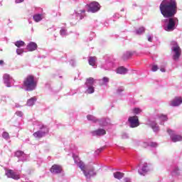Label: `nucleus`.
Returning <instances> with one entry per match:
<instances>
[{"mask_svg":"<svg viewBox=\"0 0 182 182\" xmlns=\"http://www.w3.org/2000/svg\"><path fill=\"white\" fill-rule=\"evenodd\" d=\"M151 70L152 72H157V70H159V67L157 65H153Z\"/></svg>","mask_w":182,"mask_h":182,"instance_id":"473e14b6","label":"nucleus"},{"mask_svg":"<svg viewBox=\"0 0 182 182\" xmlns=\"http://www.w3.org/2000/svg\"><path fill=\"white\" fill-rule=\"evenodd\" d=\"M3 79L7 87H11V83L9 82V81L11 80V76L9 75V74H4L3 76Z\"/></svg>","mask_w":182,"mask_h":182,"instance_id":"2eb2a0df","label":"nucleus"},{"mask_svg":"<svg viewBox=\"0 0 182 182\" xmlns=\"http://www.w3.org/2000/svg\"><path fill=\"white\" fill-rule=\"evenodd\" d=\"M102 80H103V82H104L105 83L109 82V78L107 77H104L103 79H102Z\"/></svg>","mask_w":182,"mask_h":182,"instance_id":"4c0bfd02","label":"nucleus"},{"mask_svg":"<svg viewBox=\"0 0 182 182\" xmlns=\"http://www.w3.org/2000/svg\"><path fill=\"white\" fill-rule=\"evenodd\" d=\"M144 32H146V28L143 26L139 27L137 30H136V33L137 35H141V33H144Z\"/></svg>","mask_w":182,"mask_h":182,"instance_id":"b1692460","label":"nucleus"},{"mask_svg":"<svg viewBox=\"0 0 182 182\" xmlns=\"http://www.w3.org/2000/svg\"><path fill=\"white\" fill-rule=\"evenodd\" d=\"M128 122L130 124V127H132V129H134V127H139V126H140L139 117L137 116L129 117L128 119Z\"/></svg>","mask_w":182,"mask_h":182,"instance_id":"39448f33","label":"nucleus"},{"mask_svg":"<svg viewBox=\"0 0 182 182\" xmlns=\"http://www.w3.org/2000/svg\"><path fill=\"white\" fill-rule=\"evenodd\" d=\"M147 171H149V166L147 165V164H144V166H143L141 170L139 171V173L141 176H145L146 173H147Z\"/></svg>","mask_w":182,"mask_h":182,"instance_id":"dca6fc26","label":"nucleus"},{"mask_svg":"<svg viewBox=\"0 0 182 182\" xmlns=\"http://www.w3.org/2000/svg\"><path fill=\"white\" fill-rule=\"evenodd\" d=\"M160 117H161V120L167 121V116H166V115H161Z\"/></svg>","mask_w":182,"mask_h":182,"instance_id":"e433bc0d","label":"nucleus"},{"mask_svg":"<svg viewBox=\"0 0 182 182\" xmlns=\"http://www.w3.org/2000/svg\"><path fill=\"white\" fill-rule=\"evenodd\" d=\"M104 148H100V149L97 150V153H100L101 151H103Z\"/></svg>","mask_w":182,"mask_h":182,"instance_id":"79ce46f5","label":"nucleus"},{"mask_svg":"<svg viewBox=\"0 0 182 182\" xmlns=\"http://www.w3.org/2000/svg\"><path fill=\"white\" fill-rule=\"evenodd\" d=\"M87 120H90L91 122H93V123H97L99 122V119H97L96 117H95L93 115L89 114L87 116Z\"/></svg>","mask_w":182,"mask_h":182,"instance_id":"4be33fe9","label":"nucleus"},{"mask_svg":"<svg viewBox=\"0 0 182 182\" xmlns=\"http://www.w3.org/2000/svg\"><path fill=\"white\" fill-rule=\"evenodd\" d=\"M49 133V129H46V131H37L33 134V136L36 137V139H42V137H45V136Z\"/></svg>","mask_w":182,"mask_h":182,"instance_id":"9b49d317","label":"nucleus"},{"mask_svg":"<svg viewBox=\"0 0 182 182\" xmlns=\"http://www.w3.org/2000/svg\"><path fill=\"white\" fill-rule=\"evenodd\" d=\"M86 92L88 93V95H92V93H95V87L90 86L86 90Z\"/></svg>","mask_w":182,"mask_h":182,"instance_id":"a878e982","label":"nucleus"},{"mask_svg":"<svg viewBox=\"0 0 182 182\" xmlns=\"http://www.w3.org/2000/svg\"><path fill=\"white\" fill-rule=\"evenodd\" d=\"M124 182H132V180L129 178H124Z\"/></svg>","mask_w":182,"mask_h":182,"instance_id":"ea45409f","label":"nucleus"},{"mask_svg":"<svg viewBox=\"0 0 182 182\" xmlns=\"http://www.w3.org/2000/svg\"><path fill=\"white\" fill-rule=\"evenodd\" d=\"M113 176L114 178H117V180H122V178L124 177V173L117 171V172H114L113 173Z\"/></svg>","mask_w":182,"mask_h":182,"instance_id":"a211bd4d","label":"nucleus"},{"mask_svg":"<svg viewBox=\"0 0 182 182\" xmlns=\"http://www.w3.org/2000/svg\"><path fill=\"white\" fill-rule=\"evenodd\" d=\"M6 176L8 178H13V180H19L21 176L14 172L12 169H9L6 172Z\"/></svg>","mask_w":182,"mask_h":182,"instance_id":"9d476101","label":"nucleus"},{"mask_svg":"<svg viewBox=\"0 0 182 182\" xmlns=\"http://www.w3.org/2000/svg\"><path fill=\"white\" fill-rule=\"evenodd\" d=\"M23 52V49L18 48L16 50L17 55H22Z\"/></svg>","mask_w":182,"mask_h":182,"instance_id":"f704fd0d","label":"nucleus"},{"mask_svg":"<svg viewBox=\"0 0 182 182\" xmlns=\"http://www.w3.org/2000/svg\"><path fill=\"white\" fill-rule=\"evenodd\" d=\"M38 85V82L35 80V76L30 75H28L23 82V87L28 92H32V90H35L36 89V86Z\"/></svg>","mask_w":182,"mask_h":182,"instance_id":"7ed1b4c3","label":"nucleus"},{"mask_svg":"<svg viewBox=\"0 0 182 182\" xmlns=\"http://www.w3.org/2000/svg\"><path fill=\"white\" fill-rule=\"evenodd\" d=\"M167 132L170 134L171 141L173 143H177V141H182V136H181L174 134V133H173V131L171 129H168Z\"/></svg>","mask_w":182,"mask_h":182,"instance_id":"1a4fd4ad","label":"nucleus"},{"mask_svg":"<svg viewBox=\"0 0 182 182\" xmlns=\"http://www.w3.org/2000/svg\"><path fill=\"white\" fill-rule=\"evenodd\" d=\"M165 22H167V19H166V20H165Z\"/></svg>","mask_w":182,"mask_h":182,"instance_id":"de8ad7c7","label":"nucleus"},{"mask_svg":"<svg viewBox=\"0 0 182 182\" xmlns=\"http://www.w3.org/2000/svg\"><path fill=\"white\" fill-rule=\"evenodd\" d=\"M80 12H81V14H85V12H86V11H85V10H81Z\"/></svg>","mask_w":182,"mask_h":182,"instance_id":"a18cd8bd","label":"nucleus"},{"mask_svg":"<svg viewBox=\"0 0 182 182\" xmlns=\"http://www.w3.org/2000/svg\"><path fill=\"white\" fill-rule=\"evenodd\" d=\"M36 100H38L36 97H33L30 98L27 101V106H33V105H35V102H36Z\"/></svg>","mask_w":182,"mask_h":182,"instance_id":"aec40b11","label":"nucleus"},{"mask_svg":"<svg viewBox=\"0 0 182 182\" xmlns=\"http://www.w3.org/2000/svg\"><path fill=\"white\" fill-rule=\"evenodd\" d=\"M166 32H171L176 29V21L174 18H170L168 21V23L166 27H164Z\"/></svg>","mask_w":182,"mask_h":182,"instance_id":"0eeeda50","label":"nucleus"},{"mask_svg":"<svg viewBox=\"0 0 182 182\" xmlns=\"http://www.w3.org/2000/svg\"><path fill=\"white\" fill-rule=\"evenodd\" d=\"M33 18L35 22H41L42 20V14H35Z\"/></svg>","mask_w":182,"mask_h":182,"instance_id":"5701e85b","label":"nucleus"},{"mask_svg":"<svg viewBox=\"0 0 182 182\" xmlns=\"http://www.w3.org/2000/svg\"><path fill=\"white\" fill-rule=\"evenodd\" d=\"M2 137H4V139H9V134L8 132H4Z\"/></svg>","mask_w":182,"mask_h":182,"instance_id":"2f4dec72","label":"nucleus"},{"mask_svg":"<svg viewBox=\"0 0 182 182\" xmlns=\"http://www.w3.org/2000/svg\"><path fill=\"white\" fill-rule=\"evenodd\" d=\"M142 110L140 108H134L133 109V113L134 114H140L141 113Z\"/></svg>","mask_w":182,"mask_h":182,"instance_id":"bb28decb","label":"nucleus"},{"mask_svg":"<svg viewBox=\"0 0 182 182\" xmlns=\"http://www.w3.org/2000/svg\"><path fill=\"white\" fill-rule=\"evenodd\" d=\"M181 103H182V97H175V98L171 101V106L176 107L177 106H180Z\"/></svg>","mask_w":182,"mask_h":182,"instance_id":"f8f14e48","label":"nucleus"},{"mask_svg":"<svg viewBox=\"0 0 182 182\" xmlns=\"http://www.w3.org/2000/svg\"><path fill=\"white\" fill-rule=\"evenodd\" d=\"M87 6L89 8L88 12H92L93 14L100 9V4L97 1H92L90 4H87Z\"/></svg>","mask_w":182,"mask_h":182,"instance_id":"423d86ee","label":"nucleus"},{"mask_svg":"<svg viewBox=\"0 0 182 182\" xmlns=\"http://www.w3.org/2000/svg\"><path fill=\"white\" fill-rule=\"evenodd\" d=\"M133 53L132 52H128L124 55V59H127V58H130V56H132Z\"/></svg>","mask_w":182,"mask_h":182,"instance_id":"c756f323","label":"nucleus"},{"mask_svg":"<svg viewBox=\"0 0 182 182\" xmlns=\"http://www.w3.org/2000/svg\"><path fill=\"white\" fill-rule=\"evenodd\" d=\"M171 45L172 46L171 50L173 52V60H178L181 56V48L176 41L171 42Z\"/></svg>","mask_w":182,"mask_h":182,"instance_id":"20e7f679","label":"nucleus"},{"mask_svg":"<svg viewBox=\"0 0 182 182\" xmlns=\"http://www.w3.org/2000/svg\"><path fill=\"white\" fill-rule=\"evenodd\" d=\"M95 83V79L93 77H89L87 79L85 85L86 86H92Z\"/></svg>","mask_w":182,"mask_h":182,"instance_id":"412c9836","label":"nucleus"},{"mask_svg":"<svg viewBox=\"0 0 182 182\" xmlns=\"http://www.w3.org/2000/svg\"><path fill=\"white\" fill-rule=\"evenodd\" d=\"M173 176H180V169L176 168L173 171Z\"/></svg>","mask_w":182,"mask_h":182,"instance_id":"cd10ccee","label":"nucleus"},{"mask_svg":"<svg viewBox=\"0 0 182 182\" xmlns=\"http://www.w3.org/2000/svg\"><path fill=\"white\" fill-rule=\"evenodd\" d=\"M117 73L119 75H126V73H127V70L126 68L121 66L117 69Z\"/></svg>","mask_w":182,"mask_h":182,"instance_id":"f3484780","label":"nucleus"},{"mask_svg":"<svg viewBox=\"0 0 182 182\" xmlns=\"http://www.w3.org/2000/svg\"><path fill=\"white\" fill-rule=\"evenodd\" d=\"M4 63V60H0V65H2Z\"/></svg>","mask_w":182,"mask_h":182,"instance_id":"49530a36","label":"nucleus"},{"mask_svg":"<svg viewBox=\"0 0 182 182\" xmlns=\"http://www.w3.org/2000/svg\"><path fill=\"white\" fill-rule=\"evenodd\" d=\"M24 0H16V4H21V2H23Z\"/></svg>","mask_w":182,"mask_h":182,"instance_id":"a19ab883","label":"nucleus"},{"mask_svg":"<svg viewBox=\"0 0 182 182\" xmlns=\"http://www.w3.org/2000/svg\"><path fill=\"white\" fill-rule=\"evenodd\" d=\"M50 171L53 174H60L63 171V168L59 164H53L50 168Z\"/></svg>","mask_w":182,"mask_h":182,"instance_id":"6e6552de","label":"nucleus"},{"mask_svg":"<svg viewBox=\"0 0 182 182\" xmlns=\"http://www.w3.org/2000/svg\"><path fill=\"white\" fill-rule=\"evenodd\" d=\"M96 57H89L88 58V63L90 65V66H95L96 65Z\"/></svg>","mask_w":182,"mask_h":182,"instance_id":"6ab92c4d","label":"nucleus"},{"mask_svg":"<svg viewBox=\"0 0 182 182\" xmlns=\"http://www.w3.org/2000/svg\"><path fill=\"white\" fill-rule=\"evenodd\" d=\"M26 48L29 52H33V50H36V49H38V44L34 42H31L27 45Z\"/></svg>","mask_w":182,"mask_h":182,"instance_id":"ddd939ff","label":"nucleus"},{"mask_svg":"<svg viewBox=\"0 0 182 182\" xmlns=\"http://www.w3.org/2000/svg\"><path fill=\"white\" fill-rule=\"evenodd\" d=\"M92 136H105L106 134V130L103 129H99L92 132Z\"/></svg>","mask_w":182,"mask_h":182,"instance_id":"4468645a","label":"nucleus"},{"mask_svg":"<svg viewBox=\"0 0 182 182\" xmlns=\"http://www.w3.org/2000/svg\"><path fill=\"white\" fill-rule=\"evenodd\" d=\"M16 157H21V156H23V151H17L15 153Z\"/></svg>","mask_w":182,"mask_h":182,"instance_id":"c85d7f7f","label":"nucleus"},{"mask_svg":"<svg viewBox=\"0 0 182 182\" xmlns=\"http://www.w3.org/2000/svg\"><path fill=\"white\" fill-rule=\"evenodd\" d=\"M147 38L149 42H153V37H151V36H148Z\"/></svg>","mask_w":182,"mask_h":182,"instance_id":"58836bf2","label":"nucleus"},{"mask_svg":"<svg viewBox=\"0 0 182 182\" xmlns=\"http://www.w3.org/2000/svg\"><path fill=\"white\" fill-rule=\"evenodd\" d=\"M159 9L164 18H173L177 14V1L176 0H163L159 6Z\"/></svg>","mask_w":182,"mask_h":182,"instance_id":"f257e3e1","label":"nucleus"},{"mask_svg":"<svg viewBox=\"0 0 182 182\" xmlns=\"http://www.w3.org/2000/svg\"><path fill=\"white\" fill-rule=\"evenodd\" d=\"M15 46H16L17 48H21L22 46H25V42H23L22 41H18L15 43Z\"/></svg>","mask_w":182,"mask_h":182,"instance_id":"393cba45","label":"nucleus"},{"mask_svg":"<svg viewBox=\"0 0 182 182\" xmlns=\"http://www.w3.org/2000/svg\"><path fill=\"white\" fill-rule=\"evenodd\" d=\"M60 35H62V36L66 35V29H65V28L61 29V30L60 31Z\"/></svg>","mask_w":182,"mask_h":182,"instance_id":"72a5a7b5","label":"nucleus"},{"mask_svg":"<svg viewBox=\"0 0 182 182\" xmlns=\"http://www.w3.org/2000/svg\"><path fill=\"white\" fill-rule=\"evenodd\" d=\"M122 92H124V88L123 87H119L117 90V95H120L122 93Z\"/></svg>","mask_w":182,"mask_h":182,"instance_id":"7c9ffc66","label":"nucleus"},{"mask_svg":"<svg viewBox=\"0 0 182 182\" xmlns=\"http://www.w3.org/2000/svg\"><path fill=\"white\" fill-rule=\"evenodd\" d=\"M73 159H74L75 164H77V166L80 168L81 171H82L87 180H90L92 177H95V176H97V172H96L95 167H91L86 170V166L85 165V163L80 161V159H79V156L76 155H73Z\"/></svg>","mask_w":182,"mask_h":182,"instance_id":"f03ea898","label":"nucleus"},{"mask_svg":"<svg viewBox=\"0 0 182 182\" xmlns=\"http://www.w3.org/2000/svg\"><path fill=\"white\" fill-rule=\"evenodd\" d=\"M161 72H166V69L164 68H161Z\"/></svg>","mask_w":182,"mask_h":182,"instance_id":"37998d69","label":"nucleus"},{"mask_svg":"<svg viewBox=\"0 0 182 182\" xmlns=\"http://www.w3.org/2000/svg\"><path fill=\"white\" fill-rule=\"evenodd\" d=\"M153 130H154V132H156V130H158L157 127H152Z\"/></svg>","mask_w":182,"mask_h":182,"instance_id":"c03bdc74","label":"nucleus"},{"mask_svg":"<svg viewBox=\"0 0 182 182\" xmlns=\"http://www.w3.org/2000/svg\"><path fill=\"white\" fill-rule=\"evenodd\" d=\"M149 146H150L151 147H157V143H156V142H151V143L149 144Z\"/></svg>","mask_w":182,"mask_h":182,"instance_id":"c9c22d12","label":"nucleus"}]
</instances>
